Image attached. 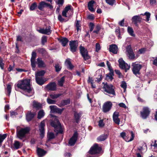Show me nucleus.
Masks as SVG:
<instances>
[{
    "label": "nucleus",
    "instance_id": "4468645a",
    "mask_svg": "<svg viewBox=\"0 0 157 157\" xmlns=\"http://www.w3.org/2000/svg\"><path fill=\"white\" fill-rule=\"evenodd\" d=\"M45 124L44 121H41L39 125V131L40 132V136L41 138H44V136L45 129L44 127Z\"/></svg>",
    "mask_w": 157,
    "mask_h": 157
},
{
    "label": "nucleus",
    "instance_id": "49530a36",
    "mask_svg": "<svg viewBox=\"0 0 157 157\" xmlns=\"http://www.w3.org/2000/svg\"><path fill=\"white\" fill-rule=\"evenodd\" d=\"M33 106L36 108H39L41 107V105L40 103L34 101L33 102Z\"/></svg>",
    "mask_w": 157,
    "mask_h": 157
},
{
    "label": "nucleus",
    "instance_id": "f704fd0d",
    "mask_svg": "<svg viewBox=\"0 0 157 157\" xmlns=\"http://www.w3.org/2000/svg\"><path fill=\"white\" fill-rule=\"evenodd\" d=\"M65 76L62 77L58 82V84L60 87H63L65 82Z\"/></svg>",
    "mask_w": 157,
    "mask_h": 157
},
{
    "label": "nucleus",
    "instance_id": "423d86ee",
    "mask_svg": "<svg viewBox=\"0 0 157 157\" xmlns=\"http://www.w3.org/2000/svg\"><path fill=\"white\" fill-rule=\"evenodd\" d=\"M79 48L80 53L85 60L90 58V56L89 55L88 51L84 47L80 45Z\"/></svg>",
    "mask_w": 157,
    "mask_h": 157
},
{
    "label": "nucleus",
    "instance_id": "1a4fd4ad",
    "mask_svg": "<svg viewBox=\"0 0 157 157\" xmlns=\"http://www.w3.org/2000/svg\"><path fill=\"white\" fill-rule=\"evenodd\" d=\"M119 66L120 68L125 70V71L126 72L127 70L129 69L130 66L126 63L122 58L118 60Z\"/></svg>",
    "mask_w": 157,
    "mask_h": 157
},
{
    "label": "nucleus",
    "instance_id": "680f3d73",
    "mask_svg": "<svg viewBox=\"0 0 157 157\" xmlns=\"http://www.w3.org/2000/svg\"><path fill=\"white\" fill-rule=\"evenodd\" d=\"M4 64L3 63V59L0 56V67L2 70L4 69Z\"/></svg>",
    "mask_w": 157,
    "mask_h": 157
},
{
    "label": "nucleus",
    "instance_id": "bf43d9fd",
    "mask_svg": "<svg viewBox=\"0 0 157 157\" xmlns=\"http://www.w3.org/2000/svg\"><path fill=\"white\" fill-rule=\"evenodd\" d=\"M89 28H90V32H92L94 28V23L92 22H90L89 25Z\"/></svg>",
    "mask_w": 157,
    "mask_h": 157
},
{
    "label": "nucleus",
    "instance_id": "9b49d317",
    "mask_svg": "<svg viewBox=\"0 0 157 157\" xmlns=\"http://www.w3.org/2000/svg\"><path fill=\"white\" fill-rule=\"evenodd\" d=\"M132 68V71L133 73L137 76V75H140V71L142 67L141 64H134Z\"/></svg>",
    "mask_w": 157,
    "mask_h": 157
},
{
    "label": "nucleus",
    "instance_id": "0e129e2a",
    "mask_svg": "<svg viewBox=\"0 0 157 157\" xmlns=\"http://www.w3.org/2000/svg\"><path fill=\"white\" fill-rule=\"evenodd\" d=\"M113 121L115 124L118 125H119V124L120 122V120L118 117L113 118Z\"/></svg>",
    "mask_w": 157,
    "mask_h": 157
},
{
    "label": "nucleus",
    "instance_id": "473e14b6",
    "mask_svg": "<svg viewBox=\"0 0 157 157\" xmlns=\"http://www.w3.org/2000/svg\"><path fill=\"white\" fill-rule=\"evenodd\" d=\"M46 72L44 70H42L36 72L35 73V77H40L43 76Z\"/></svg>",
    "mask_w": 157,
    "mask_h": 157
},
{
    "label": "nucleus",
    "instance_id": "864d4df0",
    "mask_svg": "<svg viewBox=\"0 0 157 157\" xmlns=\"http://www.w3.org/2000/svg\"><path fill=\"white\" fill-rule=\"evenodd\" d=\"M6 89L7 90V92L9 96H10L11 91V85L8 84L7 86Z\"/></svg>",
    "mask_w": 157,
    "mask_h": 157
},
{
    "label": "nucleus",
    "instance_id": "79ce46f5",
    "mask_svg": "<svg viewBox=\"0 0 157 157\" xmlns=\"http://www.w3.org/2000/svg\"><path fill=\"white\" fill-rule=\"evenodd\" d=\"M13 145L16 149H18L20 148V143L18 141L15 140Z\"/></svg>",
    "mask_w": 157,
    "mask_h": 157
},
{
    "label": "nucleus",
    "instance_id": "5fc2aeb1",
    "mask_svg": "<svg viewBox=\"0 0 157 157\" xmlns=\"http://www.w3.org/2000/svg\"><path fill=\"white\" fill-rule=\"evenodd\" d=\"M44 3H45V5H44L45 7H48V8L50 10H52L53 9V6L51 4L48 3H46L45 1H44Z\"/></svg>",
    "mask_w": 157,
    "mask_h": 157
},
{
    "label": "nucleus",
    "instance_id": "09e8293b",
    "mask_svg": "<svg viewBox=\"0 0 157 157\" xmlns=\"http://www.w3.org/2000/svg\"><path fill=\"white\" fill-rule=\"evenodd\" d=\"M115 72L116 74L118 75L119 78H121L123 77V75L119 70L116 69L115 70Z\"/></svg>",
    "mask_w": 157,
    "mask_h": 157
},
{
    "label": "nucleus",
    "instance_id": "393cba45",
    "mask_svg": "<svg viewBox=\"0 0 157 157\" xmlns=\"http://www.w3.org/2000/svg\"><path fill=\"white\" fill-rule=\"evenodd\" d=\"M37 63L38 67L39 68L45 67L46 65L41 58H38L37 59Z\"/></svg>",
    "mask_w": 157,
    "mask_h": 157
},
{
    "label": "nucleus",
    "instance_id": "0eeeda50",
    "mask_svg": "<svg viewBox=\"0 0 157 157\" xmlns=\"http://www.w3.org/2000/svg\"><path fill=\"white\" fill-rule=\"evenodd\" d=\"M69 45L70 51L72 53H74L77 50L78 42L77 40H71L69 42Z\"/></svg>",
    "mask_w": 157,
    "mask_h": 157
},
{
    "label": "nucleus",
    "instance_id": "ea45409f",
    "mask_svg": "<svg viewBox=\"0 0 157 157\" xmlns=\"http://www.w3.org/2000/svg\"><path fill=\"white\" fill-rule=\"evenodd\" d=\"M44 115V110H40L38 113L37 118L38 119H40L43 117Z\"/></svg>",
    "mask_w": 157,
    "mask_h": 157
},
{
    "label": "nucleus",
    "instance_id": "13d9d810",
    "mask_svg": "<svg viewBox=\"0 0 157 157\" xmlns=\"http://www.w3.org/2000/svg\"><path fill=\"white\" fill-rule=\"evenodd\" d=\"M106 2L108 4L113 6L115 2V0H105Z\"/></svg>",
    "mask_w": 157,
    "mask_h": 157
},
{
    "label": "nucleus",
    "instance_id": "774afa93",
    "mask_svg": "<svg viewBox=\"0 0 157 157\" xmlns=\"http://www.w3.org/2000/svg\"><path fill=\"white\" fill-rule=\"evenodd\" d=\"M64 2V0H58V1L56 2L57 4L58 5V6H61L63 4Z\"/></svg>",
    "mask_w": 157,
    "mask_h": 157
},
{
    "label": "nucleus",
    "instance_id": "3c124183",
    "mask_svg": "<svg viewBox=\"0 0 157 157\" xmlns=\"http://www.w3.org/2000/svg\"><path fill=\"white\" fill-rule=\"evenodd\" d=\"M47 42V37L45 36H43L41 39V44L44 45L45 43Z\"/></svg>",
    "mask_w": 157,
    "mask_h": 157
},
{
    "label": "nucleus",
    "instance_id": "2f4dec72",
    "mask_svg": "<svg viewBox=\"0 0 157 157\" xmlns=\"http://www.w3.org/2000/svg\"><path fill=\"white\" fill-rule=\"evenodd\" d=\"M71 99L68 98L67 100H63L61 102V104L62 106H65L69 104L70 103Z\"/></svg>",
    "mask_w": 157,
    "mask_h": 157
},
{
    "label": "nucleus",
    "instance_id": "603ef678",
    "mask_svg": "<svg viewBox=\"0 0 157 157\" xmlns=\"http://www.w3.org/2000/svg\"><path fill=\"white\" fill-rule=\"evenodd\" d=\"M47 101L49 104H55L56 102V101L52 100L49 98H47Z\"/></svg>",
    "mask_w": 157,
    "mask_h": 157
},
{
    "label": "nucleus",
    "instance_id": "e2e57ef3",
    "mask_svg": "<svg viewBox=\"0 0 157 157\" xmlns=\"http://www.w3.org/2000/svg\"><path fill=\"white\" fill-rule=\"evenodd\" d=\"M119 116V113L117 111H115L113 113V118H118Z\"/></svg>",
    "mask_w": 157,
    "mask_h": 157
},
{
    "label": "nucleus",
    "instance_id": "f03ea898",
    "mask_svg": "<svg viewBox=\"0 0 157 157\" xmlns=\"http://www.w3.org/2000/svg\"><path fill=\"white\" fill-rule=\"evenodd\" d=\"M16 86L18 88L26 91L28 93H30L32 91V88L31 86L30 80L28 79H25L19 81Z\"/></svg>",
    "mask_w": 157,
    "mask_h": 157
},
{
    "label": "nucleus",
    "instance_id": "6e6d98bb",
    "mask_svg": "<svg viewBox=\"0 0 157 157\" xmlns=\"http://www.w3.org/2000/svg\"><path fill=\"white\" fill-rule=\"evenodd\" d=\"M87 18L88 19L92 21L95 19V16L94 14H90L88 15Z\"/></svg>",
    "mask_w": 157,
    "mask_h": 157
},
{
    "label": "nucleus",
    "instance_id": "c756f323",
    "mask_svg": "<svg viewBox=\"0 0 157 157\" xmlns=\"http://www.w3.org/2000/svg\"><path fill=\"white\" fill-rule=\"evenodd\" d=\"M107 137L106 134H102L98 136L97 140L98 141H101L105 140Z\"/></svg>",
    "mask_w": 157,
    "mask_h": 157
},
{
    "label": "nucleus",
    "instance_id": "c03bdc74",
    "mask_svg": "<svg viewBox=\"0 0 157 157\" xmlns=\"http://www.w3.org/2000/svg\"><path fill=\"white\" fill-rule=\"evenodd\" d=\"M61 95V94H51L50 95V97L52 99H55L59 98Z\"/></svg>",
    "mask_w": 157,
    "mask_h": 157
},
{
    "label": "nucleus",
    "instance_id": "e433bc0d",
    "mask_svg": "<svg viewBox=\"0 0 157 157\" xmlns=\"http://www.w3.org/2000/svg\"><path fill=\"white\" fill-rule=\"evenodd\" d=\"M44 5V1H41L39 3L37 8L40 10L43 11L45 7Z\"/></svg>",
    "mask_w": 157,
    "mask_h": 157
},
{
    "label": "nucleus",
    "instance_id": "b1692460",
    "mask_svg": "<svg viewBox=\"0 0 157 157\" xmlns=\"http://www.w3.org/2000/svg\"><path fill=\"white\" fill-rule=\"evenodd\" d=\"M35 113L31 112H28L26 114V118L28 122L31 121L34 117Z\"/></svg>",
    "mask_w": 157,
    "mask_h": 157
},
{
    "label": "nucleus",
    "instance_id": "7ed1b4c3",
    "mask_svg": "<svg viewBox=\"0 0 157 157\" xmlns=\"http://www.w3.org/2000/svg\"><path fill=\"white\" fill-rule=\"evenodd\" d=\"M30 130L29 128L28 127L25 128H21L19 130L17 128L16 130L17 138L21 140L25 138L26 135L29 133Z\"/></svg>",
    "mask_w": 157,
    "mask_h": 157
},
{
    "label": "nucleus",
    "instance_id": "2eb2a0df",
    "mask_svg": "<svg viewBox=\"0 0 157 157\" xmlns=\"http://www.w3.org/2000/svg\"><path fill=\"white\" fill-rule=\"evenodd\" d=\"M126 52L128 55V57L131 59H134L135 56L134 52L132 48L131 45H129L127 46L126 48Z\"/></svg>",
    "mask_w": 157,
    "mask_h": 157
},
{
    "label": "nucleus",
    "instance_id": "4be33fe9",
    "mask_svg": "<svg viewBox=\"0 0 157 157\" xmlns=\"http://www.w3.org/2000/svg\"><path fill=\"white\" fill-rule=\"evenodd\" d=\"M36 152L39 157H42L46 155L47 151L42 148L37 147Z\"/></svg>",
    "mask_w": 157,
    "mask_h": 157
},
{
    "label": "nucleus",
    "instance_id": "a18cd8bd",
    "mask_svg": "<svg viewBox=\"0 0 157 157\" xmlns=\"http://www.w3.org/2000/svg\"><path fill=\"white\" fill-rule=\"evenodd\" d=\"M51 111L52 113L55 112L56 111L57 107L56 105H51L49 106Z\"/></svg>",
    "mask_w": 157,
    "mask_h": 157
},
{
    "label": "nucleus",
    "instance_id": "39448f33",
    "mask_svg": "<svg viewBox=\"0 0 157 157\" xmlns=\"http://www.w3.org/2000/svg\"><path fill=\"white\" fill-rule=\"evenodd\" d=\"M101 150V147H99L98 144L96 143L91 147L88 153L91 155H95L99 154Z\"/></svg>",
    "mask_w": 157,
    "mask_h": 157
},
{
    "label": "nucleus",
    "instance_id": "c85d7f7f",
    "mask_svg": "<svg viewBox=\"0 0 157 157\" xmlns=\"http://www.w3.org/2000/svg\"><path fill=\"white\" fill-rule=\"evenodd\" d=\"M109 73L106 74L105 79L106 80H112L113 79V76L114 75L113 71H109Z\"/></svg>",
    "mask_w": 157,
    "mask_h": 157
},
{
    "label": "nucleus",
    "instance_id": "f3484780",
    "mask_svg": "<svg viewBox=\"0 0 157 157\" xmlns=\"http://www.w3.org/2000/svg\"><path fill=\"white\" fill-rule=\"evenodd\" d=\"M51 27L49 26L45 29L41 28L38 30V31L42 34L49 35L52 33V30H51Z\"/></svg>",
    "mask_w": 157,
    "mask_h": 157
},
{
    "label": "nucleus",
    "instance_id": "4d7b16f0",
    "mask_svg": "<svg viewBox=\"0 0 157 157\" xmlns=\"http://www.w3.org/2000/svg\"><path fill=\"white\" fill-rule=\"evenodd\" d=\"M96 30H94L93 31V33H95L96 34H98V33L101 29V28L100 26L97 25L96 27Z\"/></svg>",
    "mask_w": 157,
    "mask_h": 157
},
{
    "label": "nucleus",
    "instance_id": "de8ad7c7",
    "mask_svg": "<svg viewBox=\"0 0 157 157\" xmlns=\"http://www.w3.org/2000/svg\"><path fill=\"white\" fill-rule=\"evenodd\" d=\"M121 88H123L124 90H125L127 87V85L126 82L124 81H122L121 85Z\"/></svg>",
    "mask_w": 157,
    "mask_h": 157
},
{
    "label": "nucleus",
    "instance_id": "a878e982",
    "mask_svg": "<svg viewBox=\"0 0 157 157\" xmlns=\"http://www.w3.org/2000/svg\"><path fill=\"white\" fill-rule=\"evenodd\" d=\"M95 3V2L93 0H91L88 3V10L91 12H94L95 10L93 7L94 4Z\"/></svg>",
    "mask_w": 157,
    "mask_h": 157
},
{
    "label": "nucleus",
    "instance_id": "37998d69",
    "mask_svg": "<svg viewBox=\"0 0 157 157\" xmlns=\"http://www.w3.org/2000/svg\"><path fill=\"white\" fill-rule=\"evenodd\" d=\"M115 32L118 38H120L121 37V34L120 28L119 27H118L116 29Z\"/></svg>",
    "mask_w": 157,
    "mask_h": 157
},
{
    "label": "nucleus",
    "instance_id": "a19ab883",
    "mask_svg": "<svg viewBox=\"0 0 157 157\" xmlns=\"http://www.w3.org/2000/svg\"><path fill=\"white\" fill-rule=\"evenodd\" d=\"M56 71L58 73L61 70L62 67L59 63L56 64L54 66Z\"/></svg>",
    "mask_w": 157,
    "mask_h": 157
},
{
    "label": "nucleus",
    "instance_id": "7c9ffc66",
    "mask_svg": "<svg viewBox=\"0 0 157 157\" xmlns=\"http://www.w3.org/2000/svg\"><path fill=\"white\" fill-rule=\"evenodd\" d=\"M127 31L130 36L133 37L135 36V34L134 33V31L132 28L128 26L127 28Z\"/></svg>",
    "mask_w": 157,
    "mask_h": 157
},
{
    "label": "nucleus",
    "instance_id": "6e6552de",
    "mask_svg": "<svg viewBox=\"0 0 157 157\" xmlns=\"http://www.w3.org/2000/svg\"><path fill=\"white\" fill-rule=\"evenodd\" d=\"M150 111L147 107H144L142 111L140 112L141 116L143 119H146L150 114Z\"/></svg>",
    "mask_w": 157,
    "mask_h": 157
},
{
    "label": "nucleus",
    "instance_id": "ddd939ff",
    "mask_svg": "<svg viewBox=\"0 0 157 157\" xmlns=\"http://www.w3.org/2000/svg\"><path fill=\"white\" fill-rule=\"evenodd\" d=\"M112 104L110 101H107L104 103L103 106L102 111L105 113L109 112L111 109Z\"/></svg>",
    "mask_w": 157,
    "mask_h": 157
},
{
    "label": "nucleus",
    "instance_id": "9d476101",
    "mask_svg": "<svg viewBox=\"0 0 157 157\" xmlns=\"http://www.w3.org/2000/svg\"><path fill=\"white\" fill-rule=\"evenodd\" d=\"M78 133L77 131L74 132L72 136L69 140L68 144L70 146H74L76 142L78 137Z\"/></svg>",
    "mask_w": 157,
    "mask_h": 157
},
{
    "label": "nucleus",
    "instance_id": "5701e85b",
    "mask_svg": "<svg viewBox=\"0 0 157 157\" xmlns=\"http://www.w3.org/2000/svg\"><path fill=\"white\" fill-rule=\"evenodd\" d=\"M72 9H73V8L71 5L68 4L66 6L62 12V16L65 17H67V13Z\"/></svg>",
    "mask_w": 157,
    "mask_h": 157
},
{
    "label": "nucleus",
    "instance_id": "338daca9",
    "mask_svg": "<svg viewBox=\"0 0 157 157\" xmlns=\"http://www.w3.org/2000/svg\"><path fill=\"white\" fill-rule=\"evenodd\" d=\"M106 64L108 66L109 71H113L112 67L111 66L110 63L108 61H107Z\"/></svg>",
    "mask_w": 157,
    "mask_h": 157
},
{
    "label": "nucleus",
    "instance_id": "6ab92c4d",
    "mask_svg": "<svg viewBox=\"0 0 157 157\" xmlns=\"http://www.w3.org/2000/svg\"><path fill=\"white\" fill-rule=\"evenodd\" d=\"M46 88L49 90L55 91L56 90V85L54 82H50L46 86Z\"/></svg>",
    "mask_w": 157,
    "mask_h": 157
},
{
    "label": "nucleus",
    "instance_id": "20e7f679",
    "mask_svg": "<svg viewBox=\"0 0 157 157\" xmlns=\"http://www.w3.org/2000/svg\"><path fill=\"white\" fill-rule=\"evenodd\" d=\"M104 89V91L110 94H112L113 96L116 95L115 91V87L112 84H108L107 83L104 84L102 87Z\"/></svg>",
    "mask_w": 157,
    "mask_h": 157
},
{
    "label": "nucleus",
    "instance_id": "c9c22d12",
    "mask_svg": "<svg viewBox=\"0 0 157 157\" xmlns=\"http://www.w3.org/2000/svg\"><path fill=\"white\" fill-rule=\"evenodd\" d=\"M7 136V134H0V147L2 146L3 141L6 138Z\"/></svg>",
    "mask_w": 157,
    "mask_h": 157
},
{
    "label": "nucleus",
    "instance_id": "f8f14e48",
    "mask_svg": "<svg viewBox=\"0 0 157 157\" xmlns=\"http://www.w3.org/2000/svg\"><path fill=\"white\" fill-rule=\"evenodd\" d=\"M142 18L139 15H135L133 16L131 19L132 23L137 27L139 26L138 23H140L141 21Z\"/></svg>",
    "mask_w": 157,
    "mask_h": 157
},
{
    "label": "nucleus",
    "instance_id": "cd10ccee",
    "mask_svg": "<svg viewBox=\"0 0 157 157\" xmlns=\"http://www.w3.org/2000/svg\"><path fill=\"white\" fill-rule=\"evenodd\" d=\"M59 42L61 43L63 47H65L67 45L69 42L68 39L66 37H62L61 39H58Z\"/></svg>",
    "mask_w": 157,
    "mask_h": 157
},
{
    "label": "nucleus",
    "instance_id": "052dcab7",
    "mask_svg": "<svg viewBox=\"0 0 157 157\" xmlns=\"http://www.w3.org/2000/svg\"><path fill=\"white\" fill-rule=\"evenodd\" d=\"M105 125V124L103 122V120H100L98 122V126L99 127L102 128Z\"/></svg>",
    "mask_w": 157,
    "mask_h": 157
},
{
    "label": "nucleus",
    "instance_id": "69168bd1",
    "mask_svg": "<svg viewBox=\"0 0 157 157\" xmlns=\"http://www.w3.org/2000/svg\"><path fill=\"white\" fill-rule=\"evenodd\" d=\"M101 49V47L100 44L98 43H97L96 44V50L95 51L98 52Z\"/></svg>",
    "mask_w": 157,
    "mask_h": 157
},
{
    "label": "nucleus",
    "instance_id": "dca6fc26",
    "mask_svg": "<svg viewBox=\"0 0 157 157\" xmlns=\"http://www.w3.org/2000/svg\"><path fill=\"white\" fill-rule=\"evenodd\" d=\"M36 56V53L35 52H33L31 59V65L33 70H34L36 67L35 59Z\"/></svg>",
    "mask_w": 157,
    "mask_h": 157
},
{
    "label": "nucleus",
    "instance_id": "bb28decb",
    "mask_svg": "<svg viewBox=\"0 0 157 157\" xmlns=\"http://www.w3.org/2000/svg\"><path fill=\"white\" fill-rule=\"evenodd\" d=\"M35 80L36 83L39 85L42 86L45 82L46 81L41 77H35Z\"/></svg>",
    "mask_w": 157,
    "mask_h": 157
},
{
    "label": "nucleus",
    "instance_id": "4c0bfd02",
    "mask_svg": "<svg viewBox=\"0 0 157 157\" xmlns=\"http://www.w3.org/2000/svg\"><path fill=\"white\" fill-rule=\"evenodd\" d=\"M37 3L35 2H33L31 4L30 7V10L33 11L35 10L37 7Z\"/></svg>",
    "mask_w": 157,
    "mask_h": 157
},
{
    "label": "nucleus",
    "instance_id": "412c9836",
    "mask_svg": "<svg viewBox=\"0 0 157 157\" xmlns=\"http://www.w3.org/2000/svg\"><path fill=\"white\" fill-rule=\"evenodd\" d=\"M118 50V47L115 44H111L109 46V50L110 52L114 54H116L117 53Z\"/></svg>",
    "mask_w": 157,
    "mask_h": 157
},
{
    "label": "nucleus",
    "instance_id": "8fccbe9b",
    "mask_svg": "<svg viewBox=\"0 0 157 157\" xmlns=\"http://www.w3.org/2000/svg\"><path fill=\"white\" fill-rule=\"evenodd\" d=\"M151 13L148 12H146L144 13V15H145L146 16V21L147 22L149 20V18H150L151 16Z\"/></svg>",
    "mask_w": 157,
    "mask_h": 157
},
{
    "label": "nucleus",
    "instance_id": "58836bf2",
    "mask_svg": "<svg viewBox=\"0 0 157 157\" xmlns=\"http://www.w3.org/2000/svg\"><path fill=\"white\" fill-rule=\"evenodd\" d=\"M47 138L48 141H49L51 140L54 139L55 138V136L54 133L51 132L48 133L47 135Z\"/></svg>",
    "mask_w": 157,
    "mask_h": 157
},
{
    "label": "nucleus",
    "instance_id": "f257e3e1",
    "mask_svg": "<svg viewBox=\"0 0 157 157\" xmlns=\"http://www.w3.org/2000/svg\"><path fill=\"white\" fill-rule=\"evenodd\" d=\"M50 124L51 126L54 128V131L56 132V136L59 134H63V129L58 117L54 116L52 118Z\"/></svg>",
    "mask_w": 157,
    "mask_h": 157
},
{
    "label": "nucleus",
    "instance_id": "aec40b11",
    "mask_svg": "<svg viewBox=\"0 0 157 157\" xmlns=\"http://www.w3.org/2000/svg\"><path fill=\"white\" fill-rule=\"evenodd\" d=\"M81 116V113H78L75 111H74V120L76 123L78 124L80 120Z\"/></svg>",
    "mask_w": 157,
    "mask_h": 157
},
{
    "label": "nucleus",
    "instance_id": "72a5a7b5",
    "mask_svg": "<svg viewBox=\"0 0 157 157\" xmlns=\"http://www.w3.org/2000/svg\"><path fill=\"white\" fill-rule=\"evenodd\" d=\"M80 21H79L76 20L75 23V26L76 28V30L77 32L79 30H81V25L80 24Z\"/></svg>",
    "mask_w": 157,
    "mask_h": 157
},
{
    "label": "nucleus",
    "instance_id": "a211bd4d",
    "mask_svg": "<svg viewBox=\"0 0 157 157\" xmlns=\"http://www.w3.org/2000/svg\"><path fill=\"white\" fill-rule=\"evenodd\" d=\"M130 133L131 135V137L130 139L129 140H128L126 139L127 138V136H126V133L125 132H121L120 133V136L124 140H125L127 142L131 141L133 140L134 137H135V135L134 133H133L132 131H131Z\"/></svg>",
    "mask_w": 157,
    "mask_h": 157
}]
</instances>
